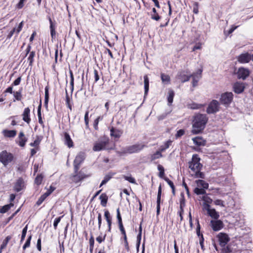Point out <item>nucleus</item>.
Segmentation results:
<instances>
[{
  "instance_id": "nucleus-1",
  "label": "nucleus",
  "mask_w": 253,
  "mask_h": 253,
  "mask_svg": "<svg viewBox=\"0 0 253 253\" xmlns=\"http://www.w3.org/2000/svg\"><path fill=\"white\" fill-rule=\"evenodd\" d=\"M201 159L198 154L192 156L191 161L188 163L189 172L191 175L194 178H205V174L201 170L203 165L200 163Z\"/></svg>"
},
{
  "instance_id": "nucleus-2",
  "label": "nucleus",
  "mask_w": 253,
  "mask_h": 253,
  "mask_svg": "<svg viewBox=\"0 0 253 253\" xmlns=\"http://www.w3.org/2000/svg\"><path fill=\"white\" fill-rule=\"evenodd\" d=\"M208 118L205 114H198L194 116L192 122L191 132L193 134L201 133L205 128Z\"/></svg>"
},
{
  "instance_id": "nucleus-3",
  "label": "nucleus",
  "mask_w": 253,
  "mask_h": 253,
  "mask_svg": "<svg viewBox=\"0 0 253 253\" xmlns=\"http://www.w3.org/2000/svg\"><path fill=\"white\" fill-rule=\"evenodd\" d=\"M221 247L222 253H231L233 249L231 244H229L230 238L228 234L224 232L219 233L216 236Z\"/></svg>"
},
{
  "instance_id": "nucleus-4",
  "label": "nucleus",
  "mask_w": 253,
  "mask_h": 253,
  "mask_svg": "<svg viewBox=\"0 0 253 253\" xmlns=\"http://www.w3.org/2000/svg\"><path fill=\"white\" fill-rule=\"evenodd\" d=\"M16 158L14 155L6 150H3L0 153V162L5 167L15 161Z\"/></svg>"
},
{
  "instance_id": "nucleus-5",
  "label": "nucleus",
  "mask_w": 253,
  "mask_h": 253,
  "mask_svg": "<svg viewBox=\"0 0 253 253\" xmlns=\"http://www.w3.org/2000/svg\"><path fill=\"white\" fill-rule=\"evenodd\" d=\"M90 175L91 174H86L84 173L82 170H79V169H78L77 171L75 170V169H74V173L71 175V179L74 183H77L84 179L89 177Z\"/></svg>"
},
{
  "instance_id": "nucleus-6",
  "label": "nucleus",
  "mask_w": 253,
  "mask_h": 253,
  "mask_svg": "<svg viewBox=\"0 0 253 253\" xmlns=\"http://www.w3.org/2000/svg\"><path fill=\"white\" fill-rule=\"evenodd\" d=\"M146 147V146L143 143L135 144L126 147L123 153L132 154L138 153Z\"/></svg>"
},
{
  "instance_id": "nucleus-7",
  "label": "nucleus",
  "mask_w": 253,
  "mask_h": 253,
  "mask_svg": "<svg viewBox=\"0 0 253 253\" xmlns=\"http://www.w3.org/2000/svg\"><path fill=\"white\" fill-rule=\"evenodd\" d=\"M86 158V154L84 152L81 151L76 155L74 162V169L77 171L78 169H80L81 165L84 162Z\"/></svg>"
},
{
  "instance_id": "nucleus-8",
  "label": "nucleus",
  "mask_w": 253,
  "mask_h": 253,
  "mask_svg": "<svg viewBox=\"0 0 253 253\" xmlns=\"http://www.w3.org/2000/svg\"><path fill=\"white\" fill-rule=\"evenodd\" d=\"M233 99V94L231 92H225L221 94L219 99L220 103L225 106H229Z\"/></svg>"
},
{
  "instance_id": "nucleus-9",
  "label": "nucleus",
  "mask_w": 253,
  "mask_h": 253,
  "mask_svg": "<svg viewBox=\"0 0 253 253\" xmlns=\"http://www.w3.org/2000/svg\"><path fill=\"white\" fill-rule=\"evenodd\" d=\"M219 103L216 100H212L207 109L208 114H214L219 111Z\"/></svg>"
},
{
  "instance_id": "nucleus-10",
  "label": "nucleus",
  "mask_w": 253,
  "mask_h": 253,
  "mask_svg": "<svg viewBox=\"0 0 253 253\" xmlns=\"http://www.w3.org/2000/svg\"><path fill=\"white\" fill-rule=\"evenodd\" d=\"M189 71L187 70H180L178 72L176 75V79L179 80L181 83H184L188 82L191 78L190 75H187L189 73Z\"/></svg>"
},
{
  "instance_id": "nucleus-11",
  "label": "nucleus",
  "mask_w": 253,
  "mask_h": 253,
  "mask_svg": "<svg viewBox=\"0 0 253 253\" xmlns=\"http://www.w3.org/2000/svg\"><path fill=\"white\" fill-rule=\"evenodd\" d=\"M109 141L108 139L96 142L94 144L92 150L95 152L104 150L106 148V146L109 144Z\"/></svg>"
},
{
  "instance_id": "nucleus-12",
  "label": "nucleus",
  "mask_w": 253,
  "mask_h": 253,
  "mask_svg": "<svg viewBox=\"0 0 253 253\" xmlns=\"http://www.w3.org/2000/svg\"><path fill=\"white\" fill-rule=\"evenodd\" d=\"M203 69H199L196 73L190 74L191 78H192V86L196 87L198 85L199 80L202 78Z\"/></svg>"
},
{
  "instance_id": "nucleus-13",
  "label": "nucleus",
  "mask_w": 253,
  "mask_h": 253,
  "mask_svg": "<svg viewBox=\"0 0 253 253\" xmlns=\"http://www.w3.org/2000/svg\"><path fill=\"white\" fill-rule=\"evenodd\" d=\"M210 225L214 231H218L224 227L223 222L221 220H211Z\"/></svg>"
},
{
  "instance_id": "nucleus-14",
  "label": "nucleus",
  "mask_w": 253,
  "mask_h": 253,
  "mask_svg": "<svg viewBox=\"0 0 253 253\" xmlns=\"http://www.w3.org/2000/svg\"><path fill=\"white\" fill-rule=\"evenodd\" d=\"M238 61L242 64L248 63L251 60L252 61V54L251 55L248 52H246L245 53H242L240 54L237 57Z\"/></svg>"
},
{
  "instance_id": "nucleus-15",
  "label": "nucleus",
  "mask_w": 253,
  "mask_h": 253,
  "mask_svg": "<svg viewBox=\"0 0 253 253\" xmlns=\"http://www.w3.org/2000/svg\"><path fill=\"white\" fill-rule=\"evenodd\" d=\"M61 135L63 137L64 143L65 145L70 148L74 146V142L68 132H63Z\"/></svg>"
},
{
  "instance_id": "nucleus-16",
  "label": "nucleus",
  "mask_w": 253,
  "mask_h": 253,
  "mask_svg": "<svg viewBox=\"0 0 253 253\" xmlns=\"http://www.w3.org/2000/svg\"><path fill=\"white\" fill-rule=\"evenodd\" d=\"M250 72L248 69L244 67H240L238 69L237 73V77L239 79L245 80L249 76Z\"/></svg>"
},
{
  "instance_id": "nucleus-17",
  "label": "nucleus",
  "mask_w": 253,
  "mask_h": 253,
  "mask_svg": "<svg viewBox=\"0 0 253 253\" xmlns=\"http://www.w3.org/2000/svg\"><path fill=\"white\" fill-rule=\"evenodd\" d=\"M205 209L207 211L208 214L211 218L215 219H218L219 214L214 209H211V206L209 204H205Z\"/></svg>"
},
{
  "instance_id": "nucleus-18",
  "label": "nucleus",
  "mask_w": 253,
  "mask_h": 253,
  "mask_svg": "<svg viewBox=\"0 0 253 253\" xmlns=\"http://www.w3.org/2000/svg\"><path fill=\"white\" fill-rule=\"evenodd\" d=\"M25 188V184L24 179L22 177H19L16 181L14 190L17 192H19Z\"/></svg>"
},
{
  "instance_id": "nucleus-19",
  "label": "nucleus",
  "mask_w": 253,
  "mask_h": 253,
  "mask_svg": "<svg viewBox=\"0 0 253 253\" xmlns=\"http://www.w3.org/2000/svg\"><path fill=\"white\" fill-rule=\"evenodd\" d=\"M245 88L244 84L243 83L236 82L233 85V90L235 93L240 94L242 93Z\"/></svg>"
},
{
  "instance_id": "nucleus-20",
  "label": "nucleus",
  "mask_w": 253,
  "mask_h": 253,
  "mask_svg": "<svg viewBox=\"0 0 253 253\" xmlns=\"http://www.w3.org/2000/svg\"><path fill=\"white\" fill-rule=\"evenodd\" d=\"M48 19L49 20V23H50V35L51 37V40L52 41H53V40H55L56 39V24L53 23L52 21V19L50 16L48 17Z\"/></svg>"
},
{
  "instance_id": "nucleus-21",
  "label": "nucleus",
  "mask_w": 253,
  "mask_h": 253,
  "mask_svg": "<svg viewBox=\"0 0 253 253\" xmlns=\"http://www.w3.org/2000/svg\"><path fill=\"white\" fill-rule=\"evenodd\" d=\"M23 26L24 21H22L19 23L17 28H14L11 31H10L7 36V39H10L15 33H16V36H18L19 33L21 31Z\"/></svg>"
},
{
  "instance_id": "nucleus-22",
  "label": "nucleus",
  "mask_w": 253,
  "mask_h": 253,
  "mask_svg": "<svg viewBox=\"0 0 253 253\" xmlns=\"http://www.w3.org/2000/svg\"><path fill=\"white\" fill-rule=\"evenodd\" d=\"M23 26L24 21H22L19 23L17 28H14L11 31H10L7 36V39H10L15 33H16V36H18L19 33L21 31Z\"/></svg>"
},
{
  "instance_id": "nucleus-23",
  "label": "nucleus",
  "mask_w": 253,
  "mask_h": 253,
  "mask_svg": "<svg viewBox=\"0 0 253 253\" xmlns=\"http://www.w3.org/2000/svg\"><path fill=\"white\" fill-rule=\"evenodd\" d=\"M22 120L27 124H29L31 121L30 117V109L29 107H26L24 109L22 114Z\"/></svg>"
},
{
  "instance_id": "nucleus-24",
  "label": "nucleus",
  "mask_w": 253,
  "mask_h": 253,
  "mask_svg": "<svg viewBox=\"0 0 253 253\" xmlns=\"http://www.w3.org/2000/svg\"><path fill=\"white\" fill-rule=\"evenodd\" d=\"M104 217L108 225V232H111L112 229V217L108 210H105L104 211Z\"/></svg>"
},
{
  "instance_id": "nucleus-25",
  "label": "nucleus",
  "mask_w": 253,
  "mask_h": 253,
  "mask_svg": "<svg viewBox=\"0 0 253 253\" xmlns=\"http://www.w3.org/2000/svg\"><path fill=\"white\" fill-rule=\"evenodd\" d=\"M19 141L18 144L21 147H24L28 140L27 138L25 136L23 131H20L18 135Z\"/></svg>"
},
{
  "instance_id": "nucleus-26",
  "label": "nucleus",
  "mask_w": 253,
  "mask_h": 253,
  "mask_svg": "<svg viewBox=\"0 0 253 253\" xmlns=\"http://www.w3.org/2000/svg\"><path fill=\"white\" fill-rule=\"evenodd\" d=\"M162 195V186L160 185L158 188V191L157 198V215H159L160 212L161 198Z\"/></svg>"
},
{
  "instance_id": "nucleus-27",
  "label": "nucleus",
  "mask_w": 253,
  "mask_h": 253,
  "mask_svg": "<svg viewBox=\"0 0 253 253\" xmlns=\"http://www.w3.org/2000/svg\"><path fill=\"white\" fill-rule=\"evenodd\" d=\"M2 133L5 137L13 138L16 135L17 131L16 130L4 129L2 131Z\"/></svg>"
},
{
  "instance_id": "nucleus-28",
  "label": "nucleus",
  "mask_w": 253,
  "mask_h": 253,
  "mask_svg": "<svg viewBox=\"0 0 253 253\" xmlns=\"http://www.w3.org/2000/svg\"><path fill=\"white\" fill-rule=\"evenodd\" d=\"M123 134V131L120 129L112 127L110 129V135L115 138H119Z\"/></svg>"
},
{
  "instance_id": "nucleus-29",
  "label": "nucleus",
  "mask_w": 253,
  "mask_h": 253,
  "mask_svg": "<svg viewBox=\"0 0 253 253\" xmlns=\"http://www.w3.org/2000/svg\"><path fill=\"white\" fill-rule=\"evenodd\" d=\"M194 143L198 146H204L206 144V140L202 137L197 136L192 138Z\"/></svg>"
},
{
  "instance_id": "nucleus-30",
  "label": "nucleus",
  "mask_w": 253,
  "mask_h": 253,
  "mask_svg": "<svg viewBox=\"0 0 253 253\" xmlns=\"http://www.w3.org/2000/svg\"><path fill=\"white\" fill-rule=\"evenodd\" d=\"M99 200H100V205L103 207H106L108 200V196L106 193H102L99 196Z\"/></svg>"
},
{
  "instance_id": "nucleus-31",
  "label": "nucleus",
  "mask_w": 253,
  "mask_h": 253,
  "mask_svg": "<svg viewBox=\"0 0 253 253\" xmlns=\"http://www.w3.org/2000/svg\"><path fill=\"white\" fill-rule=\"evenodd\" d=\"M116 174L115 172H109L108 174L105 175L103 180L102 181L100 184L99 187H102L103 185L107 183Z\"/></svg>"
},
{
  "instance_id": "nucleus-32",
  "label": "nucleus",
  "mask_w": 253,
  "mask_h": 253,
  "mask_svg": "<svg viewBox=\"0 0 253 253\" xmlns=\"http://www.w3.org/2000/svg\"><path fill=\"white\" fill-rule=\"evenodd\" d=\"M41 109H42V102L41 101L38 107V121H39V124L42 126V127H44V124L43 121L42 117Z\"/></svg>"
},
{
  "instance_id": "nucleus-33",
  "label": "nucleus",
  "mask_w": 253,
  "mask_h": 253,
  "mask_svg": "<svg viewBox=\"0 0 253 253\" xmlns=\"http://www.w3.org/2000/svg\"><path fill=\"white\" fill-rule=\"evenodd\" d=\"M36 56L35 51H32L28 55L27 60L29 62V66L32 67L34 62V58Z\"/></svg>"
},
{
  "instance_id": "nucleus-34",
  "label": "nucleus",
  "mask_w": 253,
  "mask_h": 253,
  "mask_svg": "<svg viewBox=\"0 0 253 253\" xmlns=\"http://www.w3.org/2000/svg\"><path fill=\"white\" fill-rule=\"evenodd\" d=\"M144 95H147L149 88V80L148 76L145 75L144 76Z\"/></svg>"
},
{
  "instance_id": "nucleus-35",
  "label": "nucleus",
  "mask_w": 253,
  "mask_h": 253,
  "mask_svg": "<svg viewBox=\"0 0 253 253\" xmlns=\"http://www.w3.org/2000/svg\"><path fill=\"white\" fill-rule=\"evenodd\" d=\"M42 138L39 136H37L36 139L34 140L33 142H31L30 143V146L31 147H34L36 148L40 149V144L42 141Z\"/></svg>"
},
{
  "instance_id": "nucleus-36",
  "label": "nucleus",
  "mask_w": 253,
  "mask_h": 253,
  "mask_svg": "<svg viewBox=\"0 0 253 253\" xmlns=\"http://www.w3.org/2000/svg\"><path fill=\"white\" fill-rule=\"evenodd\" d=\"M49 86L48 85L45 87V96H44V106L46 108L48 107V103L49 101Z\"/></svg>"
},
{
  "instance_id": "nucleus-37",
  "label": "nucleus",
  "mask_w": 253,
  "mask_h": 253,
  "mask_svg": "<svg viewBox=\"0 0 253 253\" xmlns=\"http://www.w3.org/2000/svg\"><path fill=\"white\" fill-rule=\"evenodd\" d=\"M162 153V152L160 149H159V150L157 151L155 153L152 154L150 156L151 161H153L156 159H158L163 157Z\"/></svg>"
},
{
  "instance_id": "nucleus-38",
  "label": "nucleus",
  "mask_w": 253,
  "mask_h": 253,
  "mask_svg": "<svg viewBox=\"0 0 253 253\" xmlns=\"http://www.w3.org/2000/svg\"><path fill=\"white\" fill-rule=\"evenodd\" d=\"M174 95L175 93L174 91L172 89H169L168 92V95L167 96V100L168 102V104L169 105H170L171 103L173 102Z\"/></svg>"
},
{
  "instance_id": "nucleus-39",
  "label": "nucleus",
  "mask_w": 253,
  "mask_h": 253,
  "mask_svg": "<svg viewBox=\"0 0 253 253\" xmlns=\"http://www.w3.org/2000/svg\"><path fill=\"white\" fill-rule=\"evenodd\" d=\"M161 78L163 83L165 84H170V78L169 75L162 73L161 74Z\"/></svg>"
},
{
  "instance_id": "nucleus-40",
  "label": "nucleus",
  "mask_w": 253,
  "mask_h": 253,
  "mask_svg": "<svg viewBox=\"0 0 253 253\" xmlns=\"http://www.w3.org/2000/svg\"><path fill=\"white\" fill-rule=\"evenodd\" d=\"M14 206V204L12 203H10L9 204L4 205L2 206L0 209V212L1 213H4L7 212L11 207Z\"/></svg>"
},
{
  "instance_id": "nucleus-41",
  "label": "nucleus",
  "mask_w": 253,
  "mask_h": 253,
  "mask_svg": "<svg viewBox=\"0 0 253 253\" xmlns=\"http://www.w3.org/2000/svg\"><path fill=\"white\" fill-rule=\"evenodd\" d=\"M172 141L169 140L165 142L164 144L161 146L160 148V150L162 152H165L166 149H168L170 146L172 145Z\"/></svg>"
},
{
  "instance_id": "nucleus-42",
  "label": "nucleus",
  "mask_w": 253,
  "mask_h": 253,
  "mask_svg": "<svg viewBox=\"0 0 253 253\" xmlns=\"http://www.w3.org/2000/svg\"><path fill=\"white\" fill-rule=\"evenodd\" d=\"M204 105L201 104H198L196 103H192L191 104H188V107L189 109H193V110H196V109H199L202 108L203 107H204Z\"/></svg>"
},
{
  "instance_id": "nucleus-43",
  "label": "nucleus",
  "mask_w": 253,
  "mask_h": 253,
  "mask_svg": "<svg viewBox=\"0 0 253 253\" xmlns=\"http://www.w3.org/2000/svg\"><path fill=\"white\" fill-rule=\"evenodd\" d=\"M65 101H66V104L67 107L70 110V111H72V106L71 102V98L69 96L67 90H66V99H65Z\"/></svg>"
},
{
  "instance_id": "nucleus-44",
  "label": "nucleus",
  "mask_w": 253,
  "mask_h": 253,
  "mask_svg": "<svg viewBox=\"0 0 253 253\" xmlns=\"http://www.w3.org/2000/svg\"><path fill=\"white\" fill-rule=\"evenodd\" d=\"M11 239L12 236L10 235L7 236V237H5V238L2 241L1 245H0V247H1V250H3L6 247L8 243Z\"/></svg>"
},
{
  "instance_id": "nucleus-45",
  "label": "nucleus",
  "mask_w": 253,
  "mask_h": 253,
  "mask_svg": "<svg viewBox=\"0 0 253 253\" xmlns=\"http://www.w3.org/2000/svg\"><path fill=\"white\" fill-rule=\"evenodd\" d=\"M196 182L198 186H202L204 189H208L209 187V184L203 180L199 179Z\"/></svg>"
},
{
  "instance_id": "nucleus-46",
  "label": "nucleus",
  "mask_w": 253,
  "mask_h": 253,
  "mask_svg": "<svg viewBox=\"0 0 253 253\" xmlns=\"http://www.w3.org/2000/svg\"><path fill=\"white\" fill-rule=\"evenodd\" d=\"M153 14H151V18L156 21H159L161 19V16L157 13L155 8L152 9Z\"/></svg>"
},
{
  "instance_id": "nucleus-47",
  "label": "nucleus",
  "mask_w": 253,
  "mask_h": 253,
  "mask_svg": "<svg viewBox=\"0 0 253 253\" xmlns=\"http://www.w3.org/2000/svg\"><path fill=\"white\" fill-rule=\"evenodd\" d=\"M158 169L159 171V176L162 178H165V169L161 165H158Z\"/></svg>"
},
{
  "instance_id": "nucleus-48",
  "label": "nucleus",
  "mask_w": 253,
  "mask_h": 253,
  "mask_svg": "<svg viewBox=\"0 0 253 253\" xmlns=\"http://www.w3.org/2000/svg\"><path fill=\"white\" fill-rule=\"evenodd\" d=\"M180 203V210L183 211L185 206V199L183 194H181V198L179 200Z\"/></svg>"
},
{
  "instance_id": "nucleus-49",
  "label": "nucleus",
  "mask_w": 253,
  "mask_h": 253,
  "mask_svg": "<svg viewBox=\"0 0 253 253\" xmlns=\"http://www.w3.org/2000/svg\"><path fill=\"white\" fill-rule=\"evenodd\" d=\"M43 176L42 174H38L35 179V183L38 186L41 185L43 180Z\"/></svg>"
},
{
  "instance_id": "nucleus-50",
  "label": "nucleus",
  "mask_w": 253,
  "mask_h": 253,
  "mask_svg": "<svg viewBox=\"0 0 253 253\" xmlns=\"http://www.w3.org/2000/svg\"><path fill=\"white\" fill-rule=\"evenodd\" d=\"M164 180L168 183L172 189V192L173 195H175V186L172 181L169 180L168 177L164 178Z\"/></svg>"
},
{
  "instance_id": "nucleus-51",
  "label": "nucleus",
  "mask_w": 253,
  "mask_h": 253,
  "mask_svg": "<svg viewBox=\"0 0 253 253\" xmlns=\"http://www.w3.org/2000/svg\"><path fill=\"white\" fill-rule=\"evenodd\" d=\"M117 220H118V226H120L123 225L122 218V216H121V215L120 213L119 208H118L117 209Z\"/></svg>"
},
{
  "instance_id": "nucleus-52",
  "label": "nucleus",
  "mask_w": 253,
  "mask_h": 253,
  "mask_svg": "<svg viewBox=\"0 0 253 253\" xmlns=\"http://www.w3.org/2000/svg\"><path fill=\"white\" fill-rule=\"evenodd\" d=\"M194 192L197 195H204L206 193V190L204 189L198 187L194 189Z\"/></svg>"
},
{
  "instance_id": "nucleus-53",
  "label": "nucleus",
  "mask_w": 253,
  "mask_h": 253,
  "mask_svg": "<svg viewBox=\"0 0 253 253\" xmlns=\"http://www.w3.org/2000/svg\"><path fill=\"white\" fill-rule=\"evenodd\" d=\"M47 197L44 194L42 195L36 202V205L40 206Z\"/></svg>"
},
{
  "instance_id": "nucleus-54",
  "label": "nucleus",
  "mask_w": 253,
  "mask_h": 253,
  "mask_svg": "<svg viewBox=\"0 0 253 253\" xmlns=\"http://www.w3.org/2000/svg\"><path fill=\"white\" fill-rule=\"evenodd\" d=\"M32 235L31 234L29 235L23 246V249L25 250L26 248H29L30 246L31 241L32 239Z\"/></svg>"
},
{
  "instance_id": "nucleus-55",
  "label": "nucleus",
  "mask_w": 253,
  "mask_h": 253,
  "mask_svg": "<svg viewBox=\"0 0 253 253\" xmlns=\"http://www.w3.org/2000/svg\"><path fill=\"white\" fill-rule=\"evenodd\" d=\"M13 95L16 100L18 101H20L22 99V96L21 94V90H19L18 91H14Z\"/></svg>"
},
{
  "instance_id": "nucleus-56",
  "label": "nucleus",
  "mask_w": 253,
  "mask_h": 253,
  "mask_svg": "<svg viewBox=\"0 0 253 253\" xmlns=\"http://www.w3.org/2000/svg\"><path fill=\"white\" fill-rule=\"evenodd\" d=\"M28 229V225H26L25 227L23 229L20 242L22 243L25 239L27 231Z\"/></svg>"
},
{
  "instance_id": "nucleus-57",
  "label": "nucleus",
  "mask_w": 253,
  "mask_h": 253,
  "mask_svg": "<svg viewBox=\"0 0 253 253\" xmlns=\"http://www.w3.org/2000/svg\"><path fill=\"white\" fill-rule=\"evenodd\" d=\"M88 114L89 112L88 111H87L85 112V115H84V122L85 124V127L86 128H89V118H88Z\"/></svg>"
},
{
  "instance_id": "nucleus-58",
  "label": "nucleus",
  "mask_w": 253,
  "mask_h": 253,
  "mask_svg": "<svg viewBox=\"0 0 253 253\" xmlns=\"http://www.w3.org/2000/svg\"><path fill=\"white\" fill-rule=\"evenodd\" d=\"M63 216L64 215L60 216L58 217L55 219L54 222H53V227H54V229L55 230L57 229V225H58V223L60 222L61 218L63 217Z\"/></svg>"
},
{
  "instance_id": "nucleus-59",
  "label": "nucleus",
  "mask_w": 253,
  "mask_h": 253,
  "mask_svg": "<svg viewBox=\"0 0 253 253\" xmlns=\"http://www.w3.org/2000/svg\"><path fill=\"white\" fill-rule=\"evenodd\" d=\"M124 178L125 180L128 181V182H129L131 183H132V184L136 183L135 178L131 176H126V175H124Z\"/></svg>"
},
{
  "instance_id": "nucleus-60",
  "label": "nucleus",
  "mask_w": 253,
  "mask_h": 253,
  "mask_svg": "<svg viewBox=\"0 0 253 253\" xmlns=\"http://www.w3.org/2000/svg\"><path fill=\"white\" fill-rule=\"evenodd\" d=\"M55 187L52 186V185H50L49 188L48 189H47V191L46 192H45L44 194L47 196H49L55 190Z\"/></svg>"
},
{
  "instance_id": "nucleus-61",
  "label": "nucleus",
  "mask_w": 253,
  "mask_h": 253,
  "mask_svg": "<svg viewBox=\"0 0 253 253\" xmlns=\"http://www.w3.org/2000/svg\"><path fill=\"white\" fill-rule=\"evenodd\" d=\"M185 130L183 129H180L177 131L176 133L175 134V137L176 138H179L181 137L182 135H183L185 134Z\"/></svg>"
},
{
  "instance_id": "nucleus-62",
  "label": "nucleus",
  "mask_w": 253,
  "mask_h": 253,
  "mask_svg": "<svg viewBox=\"0 0 253 253\" xmlns=\"http://www.w3.org/2000/svg\"><path fill=\"white\" fill-rule=\"evenodd\" d=\"M93 73L94 77V83H97L100 79V75L99 74V72L97 70L94 69Z\"/></svg>"
},
{
  "instance_id": "nucleus-63",
  "label": "nucleus",
  "mask_w": 253,
  "mask_h": 253,
  "mask_svg": "<svg viewBox=\"0 0 253 253\" xmlns=\"http://www.w3.org/2000/svg\"><path fill=\"white\" fill-rule=\"evenodd\" d=\"M193 13L198 14L199 12V3L198 2H194L193 3Z\"/></svg>"
},
{
  "instance_id": "nucleus-64",
  "label": "nucleus",
  "mask_w": 253,
  "mask_h": 253,
  "mask_svg": "<svg viewBox=\"0 0 253 253\" xmlns=\"http://www.w3.org/2000/svg\"><path fill=\"white\" fill-rule=\"evenodd\" d=\"M106 235L105 234L104 236H99L96 238V240L99 244H101L102 242H104L105 240Z\"/></svg>"
}]
</instances>
